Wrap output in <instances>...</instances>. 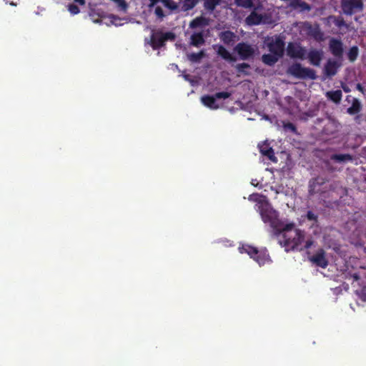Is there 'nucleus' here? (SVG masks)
Returning <instances> with one entry per match:
<instances>
[{"instance_id":"26","label":"nucleus","mask_w":366,"mask_h":366,"mask_svg":"<svg viewBox=\"0 0 366 366\" xmlns=\"http://www.w3.org/2000/svg\"><path fill=\"white\" fill-rule=\"evenodd\" d=\"M331 159L338 162H346L352 160V157L350 154H334Z\"/></svg>"},{"instance_id":"22","label":"nucleus","mask_w":366,"mask_h":366,"mask_svg":"<svg viewBox=\"0 0 366 366\" xmlns=\"http://www.w3.org/2000/svg\"><path fill=\"white\" fill-rule=\"evenodd\" d=\"M361 109L362 105L360 102L357 99H353L351 107L347 109V113L350 114H355L359 113Z\"/></svg>"},{"instance_id":"6","label":"nucleus","mask_w":366,"mask_h":366,"mask_svg":"<svg viewBox=\"0 0 366 366\" xmlns=\"http://www.w3.org/2000/svg\"><path fill=\"white\" fill-rule=\"evenodd\" d=\"M230 97V93L222 92L216 93L214 96H204L201 98L202 103L211 109H217L219 104L217 102V99H227Z\"/></svg>"},{"instance_id":"1","label":"nucleus","mask_w":366,"mask_h":366,"mask_svg":"<svg viewBox=\"0 0 366 366\" xmlns=\"http://www.w3.org/2000/svg\"><path fill=\"white\" fill-rule=\"evenodd\" d=\"M280 234H282V239H280V243L285 247L287 252L292 249H308L313 244L312 239L305 240V232L295 228L293 223L285 224Z\"/></svg>"},{"instance_id":"33","label":"nucleus","mask_w":366,"mask_h":366,"mask_svg":"<svg viewBox=\"0 0 366 366\" xmlns=\"http://www.w3.org/2000/svg\"><path fill=\"white\" fill-rule=\"evenodd\" d=\"M159 4H158L154 6V13L158 18L162 19L165 15L163 12L162 9L161 8L160 5H159Z\"/></svg>"},{"instance_id":"4","label":"nucleus","mask_w":366,"mask_h":366,"mask_svg":"<svg viewBox=\"0 0 366 366\" xmlns=\"http://www.w3.org/2000/svg\"><path fill=\"white\" fill-rule=\"evenodd\" d=\"M288 73L300 79H315L316 75L315 71L309 68L303 67L300 64H294L288 69Z\"/></svg>"},{"instance_id":"10","label":"nucleus","mask_w":366,"mask_h":366,"mask_svg":"<svg viewBox=\"0 0 366 366\" xmlns=\"http://www.w3.org/2000/svg\"><path fill=\"white\" fill-rule=\"evenodd\" d=\"M287 54L292 58L303 59L306 56V50L297 44L290 43L287 46Z\"/></svg>"},{"instance_id":"5","label":"nucleus","mask_w":366,"mask_h":366,"mask_svg":"<svg viewBox=\"0 0 366 366\" xmlns=\"http://www.w3.org/2000/svg\"><path fill=\"white\" fill-rule=\"evenodd\" d=\"M264 46L269 52L282 56L284 51V41L279 36L267 37L264 40Z\"/></svg>"},{"instance_id":"16","label":"nucleus","mask_w":366,"mask_h":366,"mask_svg":"<svg viewBox=\"0 0 366 366\" xmlns=\"http://www.w3.org/2000/svg\"><path fill=\"white\" fill-rule=\"evenodd\" d=\"M330 49L335 56H341L342 53V44L340 40L332 39L330 41Z\"/></svg>"},{"instance_id":"35","label":"nucleus","mask_w":366,"mask_h":366,"mask_svg":"<svg viewBox=\"0 0 366 366\" xmlns=\"http://www.w3.org/2000/svg\"><path fill=\"white\" fill-rule=\"evenodd\" d=\"M307 218L310 221H314L315 222H316L317 219V216L312 212L309 211L307 214Z\"/></svg>"},{"instance_id":"30","label":"nucleus","mask_w":366,"mask_h":366,"mask_svg":"<svg viewBox=\"0 0 366 366\" xmlns=\"http://www.w3.org/2000/svg\"><path fill=\"white\" fill-rule=\"evenodd\" d=\"M237 6L245 9H250L253 6L252 0H235Z\"/></svg>"},{"instance_id":"11","label":"nucleus","mask_w":366,"mask_h":366,"mask_svg":"<svg viewBox=\"0 0 366 366\" xmlns=\"http://www.w3.org/2000/svg\"><path fill=\"white\" fill-rule=\"evenodd\" d=\"M258 147L262 156L267 157L272 162H277V159L274 155V150L272 149V147L269 145V143L267 141L259 144Z\"/></svg>"},{"instance_id":"27","label":"nucleus","mask_w":366,"mask_h":366,"mask_svg":"<svg viewBox=\"0 0 366 366\" xmlns=\"http://www.w3.org/2000/svg\"><path fill=\"white\" fill-rule=\"evenodd\" d=\"M109 24H113L116 26H122L124 23L127 22L126 19H121L114 15L109 16Z\"/></svg>"},{"instance_id":"45","label":"nucleus","mask_w":366,"mask_h":366,"mask_svg":"<svg viewBox=\"0 0 366 366\" xmlns=\"http://www.w3.org/2000/svg\"><path fill=\"white\" fill-rule=\"evenodd\" d=\"M254 184H255V182H252V184L254 185Z\"/></svg>"},{"instance_id":"38","label":"nucleus","mask_w":366,"mask_h":366,"mask_svg":"<svg viewBox=\"0 0 366 366\" xmlns=\"http://www.w3.org/2000/svg\"><path fill=\"white\" fill-rule=\"evenodd\" d=\"M163 36H164V41H166L167 40H169V39L172 40L174 39V34H172L171 32L163 33Z\"/></svg>"},{"instance_id":"32","label":"nucleus","mask_w":366,"mask_h":366,"mask_svg":"<svg viewBox=\"0 0 366 366\" xmlns=\"http://www.w3.org/2000/svg\"><path fill=\"white\" fill-rule=\"evenodd\" d=\"M358 54V49L356 46L352 47L348 53V58L350 61H353L356 59Z\"/></svg>"},{"instance_id":"13","label":"nucleus","mask_w":366,"mask_h":366,"mask_svg":"<svg viewBox=\"0 0 366 366\" xmlns=\"http://www.w3.org/2000/svg\"><path fill=\"white\" fill-rule=\"evenodd\" d=\"M164 42L163 33L153 31L148 44H149L154 49H157L162 46Z\"/></svg>"},{"instance_id":"9","label":"nucleus","mask_w":366,"mask_h":366,"mask_svg":"<svg viewBox=\"0 0 366 366\" xmlns=\"http://www.w3.org/2000/svg\"><path fill=\"white\" fill-rule=\"evenodd\" d=\"M234 49L243 60L252 57L255 52V49L252 46L245 43L238 44Z\"/></svg>"},{"instance_id":"7","label":"nucleus","mask_w":366,"mask_h":366,"mask_svg":"<svg viewBox=\"0 0 366 366\" xmlns=\"http://www.w3.org/2000/svg\"><path fill=\"white\" fill-rule=\"evenodd\" d=\"M300 32L302 34L310 36L317 41L323 39V33L317 25H312L308 22H305L300 26Z\"/></svg>"},{"instance_id":"12","label":"nucleus","mask_w":366,"mask_h":366,"mask_svg":"<svg viewBox=\"0 0 366 366\" xmlns=\"http://www.w3.org/2000/svg\"><path fill=\"white\" fill-rule=\"evenodd\" d=\"M310 259L312 262L322 268H325L328 264L325 252L322 249H320Z\"/></svg>"},{"instance_id":"37","label":"nucleus","mask_w":366,"mask_h":366,"mask_svg":"<svg viewBox=\"0 0 366 366\" xmlns=\"http://www.w3.org/2000/svg\"><path fill=\"white\" fill-rule=\"evenodd\" d=\"M237 70L239 71H243L244 70V69H247L249 67V64H246V63H242V64H239L236 66Z\"/></svg>"},{"instance_id":"25","label":"nucleus","mask_w":366,"mask_h":366,"mask_svg":"<svg viewBox=\"0 0 366 366\" xmlns=\"http://www.w3.org/2000/svg\"><path fill=\"white\" fill-rule=\"evenodd\" d=\"M199 2V0H184L182 5V10L187 11L193 9Z\"/></svg>"},{"instance_id":"8","label":"nucleus","mask_w":366,"mask_h":366,"mask_svg":"<svg viewBox=\"0 0 366 366\" xmlns=\"http://www.w3.org/2000/svg\"><path fill=\"white\" fill-rule=\"evenodd\" d=\"M363 6L362 0H342V9L343 12L347 15L362 10Z\"/></svg>"},{"instance_id":"3","label":"nucleus","mask_w":366,"mask_h":366,"mask_svg":"<svg viewBox=\"0 0 366 366\" xmlns=\"http://www.w3.org/2000/svg\"><path fill=\"white\" fill-rule=\"evenodd\" d=\"M241 253H247L251 258L257 262L259 266L269 262L270 259L266 249L258 250L257 248L253 247L248 244H242L239 247Z\"/></svg>"},{"instance_id":"15","label":"nucleus","mask_w":366,"mask_h":366,"mask_svg":"<svg viewBox=\"0 0 366 366\" xmlns=\"http://www.w3.org/2000/svg\"><path fill=\"white\" fill-rule=\"evenodd\" d=\"M340 66L337 61L330 59L325 66V74L328 76L335 75Z\"/></svg>"},{"instance_id":"21","label":"nucleus","mask_w":366,"mask_h":366,"mask_svg":"<svg viewBox=\"0 0 366 366\" xmlns=\"http://www.w3.org/2000/svg\"><path fill=\"white\" fill-rule=\"evenodd\" d=\"M262 21V16L256 11H252L246 19V22L249 25H257Z\"/></svg>"},{"instance_id":"36","label":"nucleus","mask_w":366,"mask_h":366,"mask_svg":"<svg viewBox=\"0 0 366 366\" xmlns=\"http://www.w3.org/2000/svg\"><path fill=\"white\" fill-rule=\"evenodd\" d=\"M232 36V34L231 32H224L222 34L221 38L224 41H230Z\"/></svg>"},{"instance_id":"31","label":"nucleus","mask_w":366,"mask_h":366,"mask_svg":"<svg viewBox=\"0 0 366 366\" xmlns=\"http://www.w3.org/2000/svg\"><path fill=\"white\" fill-rule=\"evenodd\" d=\"M204 56V52L192 53L188 54V59L193 62L199 61Z\"/></svg>"},{"instance_id":"14","label":"nucleus","mask_w":366,"mask_h":366,"mask_svg":"<svg viewBox=\"0 0 366 366\" xmlns=\"http://www.w3.org/2000/svg\"><path fill=\"white\" fill-rule=\"evenodd\" d=\"M148 6L149 7L154 6L158 4L165 6L171 11L175 10L178 8L177 4L173 0H148Z\"/></svg>"},{"instance_id":"19","label":"nucleus","mask_w":366,"mask_h":366,"mask_svg":"<svg viewBox=\"0 0 366 366\" xmlns=\"http://www.w3.org/2000/svg\"><path fill=\"white\" fill-rule=\"evenodd\" d=\"M282 56L277 54L269 53L262 56V61L269 66L274 65Z\"/></svg>"},{"instance_id":"23","label":"nucleus","mask_w":366,"mask_h":366,"mask_svg":"<svg viewBox=\"0 0 366 366\" xmlns=\"http://www.w3.org/2000/svg\"><path fill=\"white\" fill-rule=\"evenodd\" d=\"M327 98L335 103H339L342 99V92L340 90L328 92L326 94Z\"/></svg>"},{"instance_id":"34","label":"nucleus","mask_w":366,"mask_h":366,"mask_svg":"<svg viewBox=\"0 0 366 366\" xmlns=\"http://www.w3.org/2000/svg\"><path fill=\"white\" fill-rule=\"evenodd\" d=\"M68 10L72 15H75L79 13V9L74 4H69L68 6Z\"/></svg>"},{"instance_id":"20","label":"nucleus","mask_w":366,"mask_h":366,"mask_svg":"<svg viewBox=\"0 0 366 366\" xmlns=\"http://www.w3.org/2000/svg\"><path fill=\"white\" fill-rule=\"evenodd\" d=\"M249 200L257 202V211L261 209V206L263 205V203H268V201L264 196L258 194H252L249 195Z\"/></svg>"},{"instance_id":"44","label":"nucleus","mask_w":366,"mask_h":366,"mask_svg":"<svg viewBox=\"0 0 366 366\" xmlns=\"http://www.w3.org/2000/svg\"><path fill=\"white\" fill-rule=\"evenodd\" d=\"M342 89H343V90L345 92H350V89L347 87H346V86H342Z\"/></svg>"},{"instance_id":"24","label":"nucleus","mask_w":366,"mask_h":366,"mask_svg":"<svg viewBox=\"0 0 366 366\" xmlns=\"http://www.w3.org/2000/svg\"><path fill=\"white\" fill-rule=\"evenodd\" d=\"M204 42L203 36L201 33H195L191 36V44L195 46H199Z\"/></svg>"},{"instance_id":"41","label":"nucleus","mask_w":366,"mask_h":366,"mask_svg":"<svg viewBox=\"0 0 366 366\" xmlns=\"http://www.w3.org/2000/svg\"><path fill=\"white\" fill-rule=\"evenodd\" d=\"M76 3L79 4L80 5H84L85 4V0H74Z\"/></svg>"},{"instance_id":"28","label":"nucleus","mask_w":366,"mask_h":366,"mask_svg":"<svg viewBox=\"0 0 366 366\" xmlns=\"http://www.w3.org/2000/svg\"><path fill=\"white\" fill-rule=\"evenodd\" d=\"M221 0H204V6L207 10L212 11L219 4Z\"/></svg>"},{"instance_id":"42","label":"nucleus","mask_w":366,"mask_h":366,"mask_svg":"<svg viewBox=\"0 0 366 366\" xmlns=\"http://www.w3.org/2000/svg\"><path fill=\"white\" fill-rule=\"evenodd\" d=\"M286 127L292 130L295 129V127L292 124H288Z\"/></svg>"},{"instance_id":"17","label":"nucleus","mask_w":366,"mask_h":366,"mask_svg":"<svg viewBox=\"0 0 366 366\" xmlns=\"http://www.w3.org/2000/svg\"><path fill=\"white\" fill-rule=\"evenodd\" d=\"M322 58V51L319 50H311L308 54V59L310 63L315 66H319Z\"/></svg>"},{"instance_id":"43","label":"nucleus","mask_w":366,"mask_h":366,"mask_svg":"<svg viewBox=\"0 0 366 366\" xmlns=\"http://www.w3.org/2000/svg\"><path fill=\"white\" fill-rule=\"evenodd\" d=\"M184 78L187 81H190L189 75H187V74L184 75Z\"/></svg>"},{"instance_id":"2","label":"nucleus","mask_w":366,"mask_h":366,"mask_svg":"<svg viewBox=\"0 0 366 366\" xmlns=\"http://www.w3.org/2000/svg\"><path fill=\"white\" fill-rule=\"evenodd\" d=\"M258 212L264 223L270 226L274 234H280V231L285 224L279 219L277 212L272 207L269 203H263Z\"/></svg>"},{"instance_id":"29","label":"nucleus","mask_w":366,"mask_h":366,"mask_svg":"<svg viewBox=\"0 0 366 366\" xmlns=\"http://www.w3.org/2000/svg\"><path fill=\"white\" fill-rule=\"evenodd\" d=\"M207 24V20L204 17H197L193 21L190 22V27L191 28H196L198 26H202Z\"/></svg>"},{"instance_id":"18","label":"nucleus","mask_w":366,"mask_h":366,"mask_svg":"<svg viewBox=\"0 0 366 366\" xmlns=\"http://www.w3.org/2000/svg\"><path fill=\"white\" fill-rule=\"evenodd\" d=\"M214 49H216L217 54L219 56H221L224 59L231 62L236 61V59L224 46H215Z\"/></svg>"},{"instance_id":"40","label":"nucleus","mask_w":366,"mask_h":366,"mask_svg":"<svg viewBox=\"0 0 366 366\" xmlns=\"http://www.w3.org/2000/svg\"><path fill=\"white\" fill-rule=\"evenodd\" d=\"M356 87L357 90H359L361 92H363V87L360 84H357Z\"/></svg>"},{"instance_id":"39","label":"nucleus","mask_w":366,"mask_h":366,"mask_svg":"<svg viewBox=\"0 0 366 366\" xmlns=\"http://www.w3.org/2000/svg\"><path fill=\"white\" fill-rule=\"evenodd\" d=\"M335 25L338 27H342L343 26H345V23L343 19H337L335 22Z\"/></svg>"},{"instance_id":"46","label":"nucleus","mask_w":366,"mask_h":366,"mask_svg":"<svg viewBox=\"0 0 366 366\" xmlns=\"http://www.w3.org/2000/svg\"><path fill=\"white\" fill-rule=\"evenodd\" d=\"M254 184H255V182H252V184L254 185Z\"/></svg>"}]
</instances>
